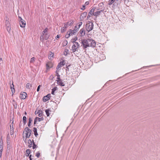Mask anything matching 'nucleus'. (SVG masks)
Segmentation results:
<instances>
[{"label":"nucleus","mask_w":160,"mask_h":160,"mask_svg":"<svg viewBox=\"0 0 160 160\" xmlns=\"http://www.w3.org/2000/svg\"><path fill=\"white\" fill-rule=\"evenodd\" d=\"M9 23V21H6V25L7 26V29L8 32H9V31H10V28L9 26V25H8Z\"/></svg>","instance_id":"aec40b11"},{"label":"nucleus","mask_w":160,"mask_h":160,"mask_svg":"<svg viewBox=\"0 0 160 160\" xmlns=\"http://www.w3.org/2000/svg\"><path fill=\"white\" fill-rule=\"evenodd\" d=\"M30 135L28 134L27 133H26V138H29L30 136Z\"/></svg>","instance_id":"37998d69"},{"label":"nucleus","mask_w":160,"mask_h":160,"mask_svg":"<svg viewBox=\"0 0 160 160\" xmlns=\"http://www.w3.org/2000/svg\"><path fill=\"white\" fill-rule=\"evenodd\" d=\"M57 87H55L54 88H53L52 89V92H51V93L53 94V95H54V92L56 90H57Z\"/></svg>","instance_id":"c756f323"},{"label":"nucleus","mask_w":160,"mask_h":160,"mask_svg":"<svg viewBox=\"0 0 160 160\" xmlns=\"http://www.w3.org/2000/svg\"><path fill=\"white\" fill-rule=\"evenodd\" d=\"M89 4V2H86L85 3V5H88Z\"/></svg>","instance_id":"3c124183"},{"label":"nucleus","mask_w":160,"mask_h":160,"mask_svg":"<svg viewBox=\"0 0 160 160\" xmlns=\"http://www.w3.org/2000/svg\"><path fill=\"white\" fill-rule=\"evenodd\" d=\"M31 155H30V156H29V159H30V160H32V158H31Z\"/></svg>","instance_id":"603ef678"},{"label":"nucleus","mask_w":160,"mask_h":160,"mask_svg":"<svg viewBox=\"0 0 160 160\" xmlns=\"http://www.w3.org/2000/svg\"><path fill=\"white\" fill-rule=\"evenodd\" d=\"M59 38V36L58 35L56 37V39H58V38Z\"/></svg>","instance_id":"8fccbe9b"},{"label":"nucleus","mask_w":160,"mask_h":160,"mask_svg":"<svg viewBox=\"0 0 160 160\" xmlns=\"http://www.w3.org/2000/svg\"><path fill=\"white\" fill-rule=\"evenodd\" d=\"M64 61H62L60 62L58 64L57 68L56 69L57 70H58L59 68H60L61 67L64 65V64H63Z\"/></svg>","instance_id":"9d476101"},{"label":"nucleus","mask_w":160,"mask_h":160,"mask_svg":"<svg viewBox=\"0 0 160 160\" xmlns=\"http://www.w3.org/2000/svg\"><path fill=\"white\" fill-rule=\"evenodd\" d=\"M12 95L14 93V90H12Z\"/></svg>","instance_id":"864d4df0"},{"label":"nucleus","mask_w":160,"mask_h":160,"mask_svg":"<svg viewBox=\"0 0 160 160\" xmlns=\"http://www.w3.org/2000/svg\"><path fill=\"white\" fill-rule=\"evenodd\" d=\"M24 114H25V115H27V112H24Z\"/></svg>","instance_id":"e2e57ef3"},{"label":"nucleus","mask_w":160,"mask_h":160,"mask_svg":"<svg viewBox=\"0 0 160 160\" xmlns=\"http://www.w3.org/2000/svg\"><path fill=\"white\" fill-rule=\"evenodd\" d=\"M48 29L47 28H45V29L43 30V31L42 32L43 35H44V34H45L46 33L48 32Z\"/></svg>","instance_id":"4c0bfd02"},{"label":"nucleus","mask_w":160,"mask_h":160,"mask_svg":"<svg viewBox=\"0 0 160 160\" xmlns=\"http://www.w3.org/2000/svg\"><path fill=\"white\" fill-rule=\"evenodd\" d=\"M88 47H94L96 45L95 42L92 39L88 38Z\"/></svg>","instance_id":"20e7f679"},{"label":"nucleus","mask_w":160,"mask_h":160,"mask_svg":"<svg viewBox=\"0 0 160 160\" xmlns=\"http://www.w3.org/2000/svg\"><path fill=\"white\" fill-rule=\"evenodd\" d=\"M85 8V5H83L82 6V8H81V9L82 10H84Z\"/></svg>","instance_id":"09e8293b"},{"label":"nucleus","mask_w":160,"mask_h":160,"mask_svg":"<svg viewBox=\"0 0 160 160\" xmlns=\"http://www.w3.org/2000/svg\"><path fill=\"white\" fill-rule=\"evenodd\" d=\"M103 10H101L99 11H98L94 12L93 16L97 17L98 16L101 12H103Z\"/></svg>","instance_id":"f8f14e48"},{"label":"nucleus","mask_w":160,"mask_h":160,"mask_svg":"<svg viewBox=\"0 0 160 160\" xmlns=\"http://www.w3.org/2000/svg\"><path fill=\"white\" fill-rule=\"evenodd\" d=\"M32 121V118H29V122L28 124V126L29 127H30L31 126V124Z\"/></svg>","instance_id":"f704fd0d"},{"label":"nucleus","mask_w":160,"mask_h":160,"mask_svg":"<svg viewBox=\"0 0 160 160\" xmlns=\"http://www.w3.org/2000/svg\"><path fill=\"white\" fill-rule=\"evenodd\" d=\"M12 85L13 86H14V85L13 84V83H12V84H10V88H11L12 87Z\"/></svg>","instance_id":"6e6d98bb"},{"label":"nucleus","mask_w":160,"mask_h":160,"mask_svg":"<svg viewBox=\"0 0 160 160\" xmlns=\"http://www.w3.org/2000/svg\"><path fill=\"white\" fill-rule=\"evenodd\" d=\"M70 35H72L71 33L70 32V31L69 30L67 32V34L65 36V38H68L69 37Z\"/></svg>","instance_id":"b1692460"},{"label":"nucleus","mask_w":160,"mask_h":160,"mask_svg":"<svg viewBox=\"0 0 160 160\" xmlns=\"http://www.w3.org/2000/svg\"><path fill=\"white\" fill-rule=\"evenodd\" d=\"M38 113H40V112H42V111H41V110H39L38 111Z\"/></svg>","instance_id":"bf43d9fd"},{"label":"nucleus","mask_w":160,"mask_h":160,"mask_svg":"<svg viewBox=\"0 0 160 160\" xmlns=\"http://www.w3.org/2000/svg\"><path fill=\"white\" fill-rule=\"evenodd\" d=\"M53 56V54L52 53L48 57V58L49 59H51Z\"/></svg>","instance_id":"a19ab883"},{"label":"nucleus","mask_w":160,"mask_h":160,"mask_svg":"<svg viewBox=\"0 0 160 160\" xmlns=\"http://www.w3.org/2000/svg\"><path fill=\"white\" fill-rule=\"evenodd\" d=\"M27 95V94L25 92H21L20 96V98L22 99H24L26 98Z\"/></svg>","instance_id":"39448f33"},{"label":"nucleus","mask_w":160,"mask_h":160,"mask_svg":"<svg viewBox=\"0 0 160 160\" xmlns=\"http://www.w3.org/2000/svg\"><path fill=\"white\" fill-rule=\"evenodd\" d=\"M50 110V109H46L45 111V112H46V115H47V116L48 117V116H49V115L50 114V113H49V112L50 111H51Z\"/></svg>","instance_id":"a878e982"},{"label":"nucleus","mask_w":160,"mask_h":160,"mask_svg":"<svg viewBox=\"0 0 160 160\" xmlns=\"http://www.w3.org/2000/svg\"><path fill=\"white\" fill-rule=\"evenodd\" d=\"M22 119L23 122V123L25 125L27 122V118L25 116H23Z\"/></svg>","instance_id":"c85d7f7f"},{"label":"nucleus","mask_w":160,"mask_h":160,"mask_svg":"<svg viewBox=\"0 0 160 160\" xmlns=\"http://www.w3.org/2000/svg\"><path fill=\"white\" fill-rule=\"evenodd\" d=\"M96 8L95 7L93 8H92L90 11V12H89V14L91 13L93 15H94V11H95Z\"/></svg>","instance_id":"412c9836"},{"label":"nucleus","mask_w":160,"mask_h":160,"mask_svg":"<svg viewBox=\"0 0 160 160\" xmlns=\"http://www.w3.org/2000/svg\"><path fill=\"white\" fill-rule=\"evenodd\" d=\"M28 147L29 148H31L32 146V142L30 139H29L28 141Z\"/></svg>","instance_id":"393cba45"},{"label":"nucleus","mask_w":160,"mask_h":160,"mask_svg":"<svg viewBox=\"0 0 160 160\" xmlns=\"http://www.w3.org/2000/svg\"><path fill=\"white\" fill-rule=\"evenodd\" d=\"M32 87V85L29 83H27L26 85V88L28 89H30Z\"/></svg>","instance_id":"473e14b6"},{"label":"nucleus","mask_w":160,"mask_h":160,"mask_svg":"<svg viewBox=\"0 0 160 160\" xmlns=\"http://www.w3.org/2000/svg\"><path fill=\"white\" fill-rule=\"evenodd\" d=\"M13 123V121H12V123H11V125H12Z\"/></svg>","instance_id":"0e129e2a"},{"label":"nucleus","mask_w":160,"mask_h":160,"mask_svg":"<svg viewBox=\"0 0 160 160\" xmlns=\"http://www.w3.org/2000/svg\"><path fill=\"white\" fill-rule=\"evenodd\" d=\"M114 2H115V1H114V0H110L109 1L108 5H111Z\"/></svg>","instance_id":"58836bf2"},{"label":"nucleus","mask_w":160,"mask_h":160,"mask_svg":"<svg viewBox=\"0 0 160 160\" xmlns=\"http://www.w3.org/2000/svg\"><path fill=\"white\" fill-rule=\"evenodd\" d=\"M57 82L58 84L59 85H60L62 86H65V84L63 82H62V79H61L60 81H57Z\"/></svg>","instance_id":"2eb2a0df"},{"label":"nucleus","mask_w":160,"mask_h":160,"mask_svg":"<svg viewBox=\"0 0 160 160\" xmlns=\"http://www.w3.org/2000/svg\"><path fill=\"white\" fill-rule=\"evenodd\" d=\"M41 87V85H39L38 86L37 90V92H38L39 91L40 88Z\"/></svg>","instance_id":"a18cd8bd"},{"label":"nucleus","mask_w":160,"mask_h":160,"mask_svg":"<svg viewBox=\"0 0 160 160\" xmlns=\"http://www.w3.org/2000/svg\"><path fill=\"white\" fill-rule=\"evenodd\" d=\"M70 66V65H68L67 67H66L68 69V67H69Z\"/></svg>","instance_id":"680f3d73"},{"label":"nucleus","mask_w":160,"mask_h":160,"mask_svg":"<svg viewBox=\"0 0 160 160\" xmlns=\"http://www.w3.org/2000/svg\"><path fill=\"white\" fill-rule=\"evenodd\" d=\"M10 134L11 135H12L13 134L14 128H13V125H10Z\"/></svg>","instance_id":"4468645a"},{"label":"nucleus","mask_w":160,"mask_h":160,"mask_svg":"<svg viewBox=\"0 0 160 160\" xmlns=\"http://www.w3.org/2000/svg\"><path fill=\"white\" fill-rule=\"evenodd\" d=\"M37 121H38V120L36 118H35L34 119V124H35L36 123Z\"/></svg>","instance_id":"de8ad7c7"},{"label":"nucleus","mask_w":160,"mask_h":160,"mask_svg":"<svg viewBox=\"0 0 160 160\" xmlns=\"http://www.w3.org/2000/svg\"><path fill=\"white\" fill-rule=\"evenodd\" d=\"M102 4H103L102 3H100L99 4V5L100 6H102Z\"/></svg>","instance_id":"052dcab7"},{"label":"nucleus","mask_w":160,"mask_h":160,"mask_svg":"<svg viewBox=\"0 0 160 160\" xmlns=\"http://www.w3.org/2000/svg\"><path fill=\"white\" fill-rule=\"evenodd\" d=\"M79 32L81 34V36H83L85 35V30L83 29H81L79 31Z\"/></svg>","instance_id":"f3484780"},{"label":"nucleus","mask_w":160,"mask_h":160,"mask_svg":"<svg viewBox=\"0 0 160 160\" xmlns=\"http://www.w3.org/2000/svg\"><path fill=\"white\" fill-rule=\"evenodd\" d=\"M67 28V26L66 25H64V26L62 28L61 31V32L62 33L64 32L66 30V28Z\"/></svg>","instance_id":"dca6fc26"},{"label":"nucleus","mask_w":160,"mask_h":160,"mask_svg":"<svg viewBox=\"0 0 160 160\" xmlns=\"http://www.w3.org/2000/svg\"><path fill=\"white\" fill-rule=\"evenodd\" d=\"M48 38V37H47L45 38V39H47Z\"/></svg>","instance_id":"69168bd1"},{"label":"nucleus","mask_w":160,"mask_h":160,"mask_svg":"<svg viewBox=\"0 0 160 160\" xmlns=\"http://www.w3.org/2000/svg\"><path fill=\"white\" fill-rule=\"evenodd\" d=\"M56 75H58V74H59L58 73V71L57 70H56Z\"/></svg>","instance_id":"13d9d810"},{"label":"nucleus","mask_w":160,"mask_h":160,"mask_svg":"<svg viewBox=\"0 0 160 160\" xmlns=\"http://www.w3.org/2000/svg\"><path fill=\"white\" fill-rule=\"evenodd\" d=\"M49 99L47 98V97H46L45 96H44L43 98V101L44 102H46L48 100H49Z\"/></svg>","instance_id":"c9c22d12"},{"label":"nucleus","mask_w":160,"mask_h":160,"mask_svg":"<svg viewBox=\"0 0 160 160\" xmlns=\"http://www.w3.org/2000/svg\"><path fill=\"white\" fill-rule=\"evenodd\" d=\"M24 132H26V133H27L28 134L31 135V133L32 132V130L29 129L28 127H26L24 128Z\"/></svg>","instance_id":"423d86ee"},{"label":"nucleus","mask_w":160,"mask_h":160,"mask_svg":"<svg viewBox=\"0 0 160 160\" xmlns=\"http://www.w3.org/2000/svg\"><path fill=\"white\" fill-rule=\"evenodd\" d=\"M52 65L53 64L52 62H48L46 64V69H48L51 68L52 67Z\"/></svg>","instance_id":"0eeeda50"},{"label":"nucleus","mask_w":160,"mask_h":160,"mask_svg":"<svg viewBox=\"0 0 160 160\" xmlns=\"http://www.w3.org/2000/svg\"><path fill=\"white\" fill-rule=\"evenodd\" d=\"M82 23L81 22H79V23H77L75 27L76 28H77L78 30L79 28L82 25Z\"/></svg>","instance_id":"4be33fe9"},{"label":"nucleus","mask_w":160,"mask_h":160,"mask_svg":"<svg viewBox=\"0 0 160 160\" xmlns=\"http://www.w3.org/2000/svg\"><path fill=\"white\" fill-rule=\"evenodd\" d=\"M3 150V145L0 144V157L2 156V152Z\"/></svg>","instance_id":"5701e85b"},{"label":"nucleus","mask_w":160,"mask_h":160,"mask_svg":"<svg viewBox=\"0 0 160 160\" xmlns=\"http://www.w3.org/2000/svg\"><path fill=\"white\" fill-rule=\"evenodd\" d=\"M19 18H20V17H19ZM20 18L21 20H22V19L21 17H20Z\"/></svg>","instance_id":"338daca9"},{"label":"nucleus","mask_w":160,"mask_h":160,"mask_svg":"<svg viewBox=\"0 0 160 160\" xmlns=\"http://www.w3.org/2000/svg\"><path fill=\"white\" fill-rule=\"evenodd\" d=\"M6 139L7 146H8L9 145L10 142V137L9 133L7 135Z\"/></svg>","instance_id":"ddd939ff"},{"label":"nucleus","mask_w":160,"mask_h":160,"mask_svg":"<svg viewBox=\"0 0 160 160\" xmlns=\"http://www.w3.org/2000/svg\"><path fill=\"white\" fill-rule=\"evenodd\" d=\"M93 16V15L91 13L89 14V12H88V17H87V19H90V18L92 16Z\"/></svg>","instance_id":"e433bc0d"},{"label":"nucleus","mask_w":160,"mask_h":160,"mask_svg":"<svg viewBox=\"0 0 160 160\" xmlns=\"http://www.w3.org/2000/svg\"><path fill=\"white\" fill-rule=\"evenodd\" d=\"M36 118L37 120L38 121V122H40L41 121H42L43 120V117H41L40 118L37 117Z\"/></svg>","instance_id":"2f4dec72"},{"label":"nucleus","mask_w":160,"mask_h":160,"mask_svg":"<svg viewBox=\"0 0 160 160\" xmlns=\"http://www.w3.org/2000/svg\"><path fill=\"white\" fill-rule=\"evenodd\" d=\"M81 42L83 48L85 50H86V48L88 47V42H88V38L83 39L82 40Z\"/></svg>","instance_id":"f03ea898"},{"label":"nucleus","mask_w":160,"mask_h":160,"mask_svg":"<svg viewBox=\"0 0 160 160\" xmlns=\"http://www.w3.org/2000/svg\"><path fill=\"white\" fill-rule=\"evenodd\" d=\"M78 29L75 27V29L72 30V29H70L69 31L71 33V35H75L76 32L78 31Z\"/></svg>","instance_id":"9b49d317"},{"label":"nucleus","mask_w":160,"mask_h":160,"mask_svg":"<svg viewBox=\"0 0 160 160\" xmlns=\"http://www.w3.org/2000/svg\"><path fill=\"white\" fill-rule=\"evenodd\" d=\"M93 24L92 22L88 21V22L86 24V29L89 32L93 28Z\"/></svg>","instance_id":"f257e3e1"},{"label":"nucleus","mask_w":160,"mask_h":160,"mask_svg":"<svg viewBox=\"0 0 160 160\" xmlns=\"http://www.w3.org/2000/svg\"><path fill=\"white\" fill-rule=\"evenodd\" d=\"M32 142L33 144L32 148L33 149L36 148L38 146H37V145L35 144V142H34L33 140H32Z\"/></svg>","instance_id":"7c9ffc66"},{"label":"nucleus","mask_w":160,"mask_h":160,"mask_svg":"<svg viewBox=\"0 0 160 160\" xmlns=\"http://www.w3.org/2000/svg\"><path fill=\"white\" fill-rule=\"evenodd\" d=\"M30 152H31V151L29 149H27L26 151V156L28 157L29 156V154H30Z\"/></svg>","instance_id":"bb28decb"},{"label":"nucleus","mask_w":160,"mask_h":160,"mask_svg":"<svg viewBox=\"0 0 160 160\" xmlns=\"http://www.w3.org/2000/svg\"><path fill=\"white\" fill-rule=\"evenodd\" d=\"M73 23V21H69L66 23H64V25H66L67 26V28L69 27V26H70L72 25Z\"/></svg>","instance_id":"a211bd4d"},{"label":"nucleus","mask_w":160,"mask_h":160,"mask_svg":"<svg viewBox=\"0 0 160 160\" xmlns=\"http://www.w3.org/2000/svg\"><path fill=\"white\" fill-rule=\"evenodd\" d=\"M35 58L33 57L31 58V59H30V62L31 63H33L35 61Z\"/></svg>","instance_id":"72a5a7b5"},{"label":"nucleus","mask_w":160,"mask_h":160,"mask_svg":"<svg viewBox=\"0 0 160 160\" xmlns=\"http://www.w3.org/2000/svg\"><path fill=\"white\" fill-rule=\"evenodd\" d=\"M115 3H116L117 5L120 4L122 0H114Z\"/></svg>","instance_id":"cd10ccee"},{"label":"nucleus","mask_w":160,"mask_h":160,"mask_svg":"<svg viewBox=\"0 0 160 160\" xmlns=\"http://www.w3.org/2000/svg\"><path fill=\"white\" fill-rule=\"evenodd\" d=\"M57 80H56V81H60L61 79L60 78V75L59 74H58V75H57Z\"/></svg>","instance_id":"79ce46f5"},{"label":"nucleus","mask_w":160,"mask_h":160,"mask_svg":"<svg viewBox=\"0 0 160 160\" xmlns=\"http://www.w3.org/2000/svg\"><path fill=\"white\" fill-rule=\"evenodd\" d=\"M64 45H65V44L66 45L68 43V42L67 41H66V42H64Z\"/></svg>","instance_id":"5fc2aeb1"},{"label":"nucleus","mask_w":160,"mask_h":160,"mask_svg":"<svg viewBox=\"0 0 160 160\" xmlns=\"http://www.w3.org/2000/svg\"><path fill=\"white\" fill-rule=\"evenodd\" d=\"M45 96L47 97L49 99L50 98V96H51V94H48V95H47L46 96Z\"/></svg>","instance_id":"c03bdc74"},{"label":"nucleus","mask_w":160,"mask_h":160,"mask_svg":"<svg viewBox=\"0 0 160 160\" xmlns=\"http://www.w3.org/2000/svg\"><path fill=\"white\" fill-rule=\"evenodd\" d=\"M11 90H14V92H15V89L14 88V86L12 85V87L10 88Z\"/></svg>","instance_id":"49530a36"},{"label":"nucleus","mask_w":160,"mask_h":160,"mask_svg":"<svg viewBox=\"0 0 160 160\" xmlns=\"http://www.w3.org/2000/svg\"><path fill=\"white\" fill-rule=\"evenodd\" d=\"M33 131L34 133V134L36 136V137H37V136L38 135V134L37 131V129L36 128L34 127L33 128Z\"/></svg>","instance_id":"6ab92c4d"},{"label":"nucleus","mask_w":160,"mask_h":160,"mask_svg":"<svg viewBox=\"0 0 160 160\" xmlns=\"http://www.w3.org/2000/svg\"><path fill=\"white\" fill-rule=\"evenodd\" d=\"M73 45L72 47V52H74L77 50L78 48L79 47V44L75 41L72 42Z\"/></svg>","instance_id":"7ed1b4c3"},{"label":"nucleus","mask_w":160,"mask_h":160,"mask_svg":"<svg viewBox=\"0 0 160 160\" xmlns=\"http://www.w3.org/2000/svg\"><path fill=\"white\" fill-rule=\"evenodd\" d=\"M65 54H66V53H65V52H64V54L65 55Z\"/></svg>","instance_id":"774afa93"},{"label":"nucleus","mask_w":160,"mask_h":160,"mask_svg":"<svg viewBox=\"0 0 160 160\" xmlns=\"http://www.w3.org/2000/svg\"><path fill=\"white\" fill-rule=\"evenodd\" d=\"M87 15V12H84L81 14V15L80 18L81 20H82L84 19V18H86Z\"/></svg>","instance_id":"6e6552de"},{"label":"nucleus","mask_w":160,"mask_h":160,"mask_svg":"<svg viewBox=\"0 0 160 160\" xmlns=\"http://www.w3.org/2000/svg\"><path fill=\"white\" fill-rule=\"evenodd\" d=\"M19 24L20 27L22 28H24L26 25V22L25 21H19Z\"/></svg>","instance_id":"1a4fd4ad"},{"label":"nucleus","mask_w":160,"mask_h":160,"mask_svg":"<svg viewBox=\"0 0 160 160\" xmlns=\"http://www.w3.org/2000/svg\"><path fill=\"white\" fill-rule=\"evenodd\" d=\"M42 114L40 113L39 114L38 116H39V117H41V116H42Z\"/></svg>","instance_id":"4d7b16f0"},{"label":"nucleus","mask_w":160,"mask_h":160,"mask_svg":"<svg viewBox=\"0 0 160 160\" xmlns=\"http://www.w3.org/2000/svg\"><path fill=\"white\" fill-rule=\"evenodd\" d=\"M40 153L39 152H37V153H36V156L38 158H39L40 157Z\"/></svg>","instance_id":"ea45409f"}]
</instances>
